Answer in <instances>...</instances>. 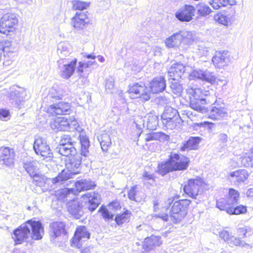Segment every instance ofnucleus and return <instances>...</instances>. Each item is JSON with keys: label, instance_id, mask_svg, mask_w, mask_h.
Returning <instances> with one entry per match:
<instances>
[{"label": "nucleus", "instance_id": "1", "mask_svg": "<svg viewBox=\"0 0 253 253\" xmlns=\"http://www.w3.org/2000/svg\"><path fill=\"white\" fill-rule=\"evenodd\" d=\"M81 155L84 158L76 155L72 157L66 163V169H63L55 178L50 179L54 184H61L65 181L73 178V176L80 173V166L82 160L86 161L85 164L91 163L90 154L88 150L90 143L88 138L85 135H80Z\"/></svg>", "mask_w": 253, "mask_h": 253}, {"label": "nucleus", "instance_id": "2", "mask_svg": "<svg viewBox=\"0 0 253 253\" xmlns=\"http://www.w3.org/2000/svg\"><path fill=\"white\" fill-rule=\"evenodd\" d=\"M43 234V228L41 222L31 219L15 229L12 238L16 244H21L29 238L35 240H41Z\"/></svg>", "mask_w": 253, "mask_h": 253}, {"label": "nucleus", "instance_id": "3", "mask_svg": "<svg viewBox=\"0 0 253 253\" xmlns=\"http://www.w3.org/2000/svg\"><path fill=\"white\" fill-rule=\"evenodd\" d=\"M240 199V193L233 188L228 189L226 198H220L216 201V206L221 211H225L230 215L246 214L248 208L243 205H238Z\"/></svg>", "mask_w": 253, "mask_h": 253}, {"label": "nucleus", "instance_id": "4", "mask_svg": "<svg viewBox=\"0 0 253 253\" xmlns=\"http://www.w3.org/2000/svg\"><path fill=\"white\" fill-rule=\"evenodd\" d=\"M191 201L188 199L180 200L175 202L170 211V215L167 214H156L155 216L162 218L164 221H168L169 218L174 223L181 221L187 214V209Z\"/></svg>", "mask_w": 253, "mask_h": 253}, {"label": "nucleus", "instance_id": "5", "mask_svg": "<svg viewBox=\"0 0 253 253\" xmlns=\"http://www.w3.org/2000/svg\"><path fill=\"white\" fill-rule=\"evenodd\" d=\"M76 144V142L70 135L64 134L61 136L59 144L54 149V153L66 157L74 156L77 154L75 147Z\"/></svg>", "mask_w": 253, "mask_h": 253}, {"label": "nucleus", "instance_id": "6", "mask_svg": "<svg viewBox=\"0 0 253 253\" xmlns=\"http://www.w3.org/2000/svg\"><path fill=\"white\" fill-rule=\"evenodd\" d=\"M194 40L191 32L188 31H180L174 33L170 37L166 39L165 44L169 48L178 46L181 43L184 44L191 43Z\"/></svg>", "mask_w": 253, "mask_h": 253}, {"label": "nucleus", "instance_id": "7", "mask_svg": "<svg viewBox=\"0 0 253 253\" xmlns=\"http://www.w3.org/2000/svg\"><path fill=\"white\" fill-rule=\"evenodd\" d=\"M18 19L15 14L8 13L4 14L0 20V33L10 35L15 29Z\"/></svg>", "mask_w": 253, "mask_h": 253}, {"label": "nucleus", "instance_id": "8", "mask_svg": "<svg viewBox=\"0 0 253 253\" xmlns=\"http://www.w3.org/2000/svg\"><path fill=\"white\" fill-rule=\"evenodd\" d=\"M204 185L203 179L200 177L190 179L184 185L183 190L185 193L189 196L196 198V196L201 195L203 193Z\"/></svg>", "mask_w": 253, "mask_h": 253}, {"label": "nucleus", "instance_id": "9", "mask_svg": "<svg viewBox=\"0 0 253 253\" xmlns=\"http://www.w3.org/2000/svg\"><path fill=\"white\" fill-rule=\"evenodd\" d=\"M33 148L37 154L44 158H51L53 157V153L51 152L49 145L45 140L42 137L35 139Z\"/></svg>", "mask_w": 253, "mask_h": 253}, {"label": "nucleus", "instance_id": "10", "mask_svg": "<svg viewBox=\"0 0 253 253\" xmlns=\"http://www.w3.org/2000/svg\"><path fill=\"white\" fill-rule=\"evenodd\" d=\"M10 101L15 108L19 109L24 105V100L28 99L25 89L18 87V89L11 90L9 93Z\"/></svg>", "mask_w": 253, "mask_h": 253}, {"label": "nucleus", "instance_id": "11", "mask_svg": "<svg viewBox=\"0 0 253 253\" xmlns=\"http://www.w3.org/2000/svg\"><path fill=\"white\" fill-rule=\"evenodd\" d=\"M169 160L173 170L186 169L189 162V160L187 157L175 153H171Z\"/></svg>", "mask_w": 253, "mask_h": 253}, {"label": "nucleus", "instance_id": "12", "mask_svg": "<svg viewBox=\"0 0 253 253\" xmlns=\"http://www.w3.org/2000/svg\"><path fill=\"white\" fill-rule=\"evenodd\" d=\"M195 9L191 5L185 4L175 13V17L181 22H190L195 15Z\"/></svg>", "mask_w": 253, "mask_h": 253}, {"label": "nucleus", "instance_id": "13", "mask_svg": "<svg viewBox=\"0 0 253 253\" xmlns=\"http://www.w3.org/2000/svg\"><path fill=\"white\" fill-rule=\"evenodd\" d=\"M231 56L227 50L216 51L212 58L214 65L217 68H221L228 65L231 62Z\"/></svg>", "mask_w": 253, "mask_h": 253}, {"label": "nucleus", "instance_id": "14", "mask_svg": "<svg viewBox=\"0 0 253 253\" xmlns=\"http://www.w3.org/2000/svg\"><path fill=\"white\" fill-rule=\"evenodd\" d=\"M90 238V233L86 228L84 226H79L77 228L74 236L72 241V245L78 248L82 246V242L88 240Z\"/></svg>", "mask_w": 253, "mask_h": 253}, {"label": "nucleus", "instance_id": "15", "mask_svg": "<svg viewBox=\"0 0 253 253\" xmlns=\"http://www.w3.org/2000/svg\"><path fill=\"white\" fill-rule=\"evenodd\" d=\"M129 92L130 93H134L136 95V97H139L144 101H148L150 98L151 92L149 89L143 83H136L131 85Z\"/></svg>", "mask_w": 253, "mask_h": 253}, {"label": "nucleus", "instance_id": "16", "mask_svg": "<svg viewBox=\"0 0 253 253\" xmlns=\"http://www.w3.org/2000/svg\"><path fill=\"white\" fill-rule=\"evenodd\" d=\"M82 199L84 203V206L90 211H94L100 204V196L94 192L85 194L82 196Z\"/></svg>", "mask_w": 253, "mask_h": 253}, {"label": "nucleus", "instance_id": "17", "mask_svg": "<svg viewBox=\"0 0 253 253\" xmlns=\"http://www.w3.org/2000/svg\"><path fill=\"white\" fill-rule=\"evenodd\" d=\"M71 106L69 103L60 102L49 106L47 112L52 115H63L69 114L70 112Z\"/></svg>", "mask_w": 253, "mask_h": 253}, {"label": "nucleus", "instance_id": "18", "mask_svg": "<svg viewBox=\"0 0 253 253\" xmlns=\"http://www.w3.org/2000/svg\"><path fill=\"white\" fill-rule=\"evenodd\" d=\"M0 162L2 165L11 166L14 163L15 153L12 148L8 147L0 148Z\"/></svg>", "mask_w": 253, "mask_h": 253}, {"label": "nucleus", "instance_id": "19", "mask_svg": "<svg viewBox=\"0 0 253 253\" xmlns=\"http://www.w3.org/2000/svg\"><path fill=\"white\" fill-rule=\"evenodd\" d=\"M88 22L87 15L83 12H77L71 22L73 27L77 30L83 29Z\"/></svg>", "mask_w": 253, "mask_h": 253}, {"label": "nucleus", "instance_id": "20", "mask_svg": "<svg viewBox=\"0 0 253 253\" xmlns=\"http://www.w3.org/2000/svg\"><path fill=\"white\" fill-rule=\"evenodd\" d=\"M69 122L65 117H58L52 120L50 123L51 129L55 132L69 130Z\"/></svg>", "mask_w": 253, "mask_h": 253}, {"label": "nucleus", "instance_id": "21", "mask_svg": "<svg viewBox=\"0 0 253 253\" xmlns=\"http://www.w3.org/2000/svg\"><path fill=\"white\" fill-rule=\"evenodd\" d=\"M249 176L248 171L245 169H239L230 172L227 175V178L230 180H234L238 184H240L246 181Z\"/></svg>", "mask_w": 253, "mask_h": 253}, {"label": "nucleus", "instance_id": "22", "mask_svg": "<svg viewBox=\"0 0 253 253\" xmlns=\"http://www.w3.org/2000/svg\"><path fill=\"white\" fill-rule=\"evenodd\" d=\"M68 211L76 218L79 219L84 214L82 204L78 200L68 202Z\"/></svg>", "mask_w": 253, "mask_h": 253}, {"label": "nucleus", "instance_id": "23", "mask_svg": "<svg viewBox=\"0 0 253 253\" xmlns=\"http://www.w3.org/2000/svg\"><path fill=\"white\" fill-rule=\"evenodd\" d=\"M185 72V66L180 63H176L171 65L168 71L170 79L178 81Z\"/></svg>", "mask_w": 253, "mask_h": 253}, {"label": "nucleus", "instance_id": "24", "mask_svg": "<svg viewBox=\"0 0 253 253\" xmlns=\"http://www.w3.org/2000/svg\"><path fill=\"white\" fill-rule=\"evenodd\" d=\"M162 244L160 236L152 235L145 239L143 242V249L145 251H149L159 247Z\"/></svg>", "mask_w": 253, "mask_h": 253}, {"label": "nucleus", "instance_id": "25", "mask_svg": "<svg viewBox=\"0 0 253 253\" xmlns=\"http://www.w3.org/2000/svg\"><path fill=\"white\" fill-rule=\"evenodd\" d=\"M166 87V81L162 76L154 78L150 83V88L153 93H158L164 90Z\"/></svg>", "mask_w": 253, "mask_h": 253}, {"label": "nucleus", "instance_id": "26", "mask_svg": "<svg viewBox=\"0 0 253 253\" xmlns=\"http://www.w3.org/2000/svg\"><path fill=\"white\" fill-rule=\"evenodd\" d=\"M50 231L51 236L56 238L61 235H65L67 232L65 229V224L63 222H53L50 224Z\"/></svg>", "mask_w": 253, "mask_h": 253}, {"label": "nucleus", "instance_id": "27", "mask_svg": "<svg viewBox=\"0 0 253 253\" xmlns=\"http://www.w3.org/2000/svg\"><path fill=\"white\" fill-rule=\"evenodd\" d=\"M138 121L136 122V126L139 129H141V126H145V122H146V127L149 129H155L158 125V120L155 116H149L147 117H144V119L141 120L140 123L143 122L142 125L139 124Z\"/></svg>", "mask_w": 253, "mask_h": 253}, {"label": "nucleus", "instance_id": "28", "mask_svg": "<svg viewBox=\"0 0 253 253\" xmlns=\"http://www.w3.org/2000/svg\"><path fill=\"white\" fill-rule=\"evenodd\" d=\"M202 139V138L200 137H190L187 141L183 143L180 150L185 151L197 149Z\"/></svg>", "mask_w": 253, "mask_h": 253}, {"label": "nucleus", "instance_id": "29", "mask_svg": "<svg viewBox=\"0 0 253 253\" xmlns=\"http://www.w3.org/2000/svg\"><path fill=\"white\" fill-rule=\"evenodd\" d=\"M77 63V59H74L70 63L65 64L61 69V76L62 78L68 79L73 74Z\"/></svg>", "mask_w": 253, "mask_h": 253}, {"label": "nucleus", "instance_id": "30", "mask_svg": "<svg viewBox=\"0 0 253 253\" xmlns=\"http://www.w3.org/2000/svg\"><path fill=\"white\" fill-rule=\"evenodd\" d=\"M248 230L246 227H240L237 229L236 237H234L233 241H232V245L235 246H240L244 245V241L242 239L247 237Z\"/></svg>", "mask_w": 253, "mask_h": 253}, {"label": "nucleus", "instance_id": "31", "mask_svg": "<svg viewBox=\"0 0 253 253\" xmlns=\"http://www.w3.org/2000/svg\"><path fill=\"white\" fill-rule=\"evenodd\" d=\"M65 89V86H60L57 85L53 86L49 91V98L55 99H61L66 94Z\"/></svg>", "mask_w": 253, "mask_h": 253}, {"label": "nucleus", "instance_id": "32", "mask_svg": "<svg viewBox=\"0 0 253 253\" xmlns=\"http://www.w3.org/2000/svg\"><path fill=\"white\" fill-rule=\"evenodd\" d=\"M209 3L213 9L218 10L222 7L234 5L236 1L235 0H210Z\"/></svg>", "mask_w": 253, "mask_h": 253}, {"label": "nucleus", "instance_id": "33", "mask_svg": "<svg viewBox=\"0 0 253 253\" xmlns=\"http://www.w3.org/2000/svg\"><path fill=\"white\" fill-rule=\"evenodd\" d=\"M169 136L162 132H152L146 134L145 140L146 141H150L152 140H159L164 141L168 140Z\"/></svg>", "mask_w": 253, "mask_h": 253}, {"label": "nucleus", "instance_id": "34", "mask_svg": "<svg viewBox=\"0 0 253 253\" xmlns=\"http://www.w3.org/2000/svg\"><path fill=\"white\" fill-rule=\"evenodd\" d=\"M71 45L68 42H61L58 44L57 53L60 58L63 59L71 53Z\"/></svg>", "mask_w": 253, "mask_h": 253}, {"label": "nucleus", "instance_id": "35", "mask_svg": "<svg viewBox=\"0 0 253 253\" xmlns=\"http://www.w3.org/2000/svg\"><path fill=\"white\" fill-rule=\"evenodd\" d=\"M183 121L180 117H176L169 120L163 121L162 123L167 128L170 130H173L180 127Z\"/></svg>", "mask_w": 253, "mask_h": 253}, {"label": "nucleus", "instance_id": "36", "mask_svg": "<svg viewBox=\"0 0 253 253\" xmlns=\"http://www.w3.org/2000/svg\"><path fill=\"white\" fill-rule=\"evenodd\" d=\"M97 139L102 150L104 152H107L112 144L110 135L108 133H104L98 136Z\"/></svg>", "mask_w": 253, "mask_h": 253}, {"label": "nucleus", "instance_id": "37", "mask_svg": "<svg viewBox=\"0 0 253 253\" xmlns=\"http://www.w3.org/2000/svg\"><path fill=\"white\" fill-rule=\"evenodd\" d=\"M176 117H180L177 111L170 106L165 108L163 113L161 115L162 121L169 120Z\"/></svg>", "mask_w": 253, "mask_h": 253}, {"label": "nucleus", "instance_id": "38", "mask_svg": "<svg viewBox=\"0 0 253 253\" xmlns=\"http://www.w3.org/2000/svg\"><path fill=\"white\" fill-rule=\"evenodd\" d=\"M94 186L93 182L86 179H81L75 183L76 188L79 192L90 189Z\"/></svg>", "mask_w": 253, "mask_h": 253}, {"label": "nucleus", "instance_id": "39", "mask_svg": "<svg viewBox=\"0 0 253 253\" xmlns=\"http://www.w3.org/2000/svg\"><path fill=\"white\" fill-rule=\"evenodd\" d=\"M213 18L216 22L225 26H228L231 24L233 16L225 15L221 12H218L214 15Z\"/></svg>", "mask_w": 253, "mask_h": 253}, {"label": "nucleus", "instance_id": "40", "mask_svg": "<svg viewBox=\"0 0 253 253\" xmlns=\"http://www.w3.org/2000/svg\"><path fill=\"white\" fill-rule=\"evenodd\" d=\"M226 114L227 112L224 107L214 106L211 111L209 118L213 120H218Z\"/></svg>", "mask_w": 253, "mask_h": 253}, {"label": "nucleus", "instance_id": "41", "mask_svg": "<svg viewBox=\"0 0 253 253\" xmlns=\"http://www.w3.org/2000/svg\"><path fill=\"white\" fill-rule=\"evenodd\" d=\"M37 163L32 161H26L23 162V167L30 176H33L37 173L38 170Z\"/></svg>", "mask_w": 253, "mask_h": 253}, {"label": "nucleus", "instance_id": "42", "mask_svg": "<svg viewBox=\"0 0 253 253\" xmlns=\"http://www.w3.org/2000/svg\"><path fill=\"white\" fill-rule=\"evenodd\" d=\"M1 48L7 52H13L17 47V43L10 41L4 40L1 42Z\"/></svg>", "mask_w": 253, "mask_h": 253}, {"label": "nucleus", "instance_id": "43", "mask_svg": "<svg viewBox=\"0 0 253 253\" xmlns=\"http://www.w3.org/2000/svg\"><path fill=\"white\" fill-rule=\"evenodd\" d=\"M241 162L245 167H253V148L250 150V152L242 157Z\"/></svg>", "mask_w": 253, "mask_h": 253}, {"label": "nucleus", "instance_id": "44", "mask_svg": "<svg viewBox=\"0 0 253 253\" xmlns=\"http://www.w3.org/2000/svg\"><path fill=\"white\" fill-rule=\"evenodd\" d=\"M171 171H173V169L169 160L158 165V171L162 175H165Z\"/></svg>", "mask_w": 253, "mask_h": 253}, {"label": "nucleus", "instance_id": "45", "mask_svg": "<svg viewBox=\"0 0 253 253\" xmlns=\"http://www.w3.org/2000/svg\"><path fill=\"white\" fill-rule=\"evenodd\" d=\"M130 214V212L126 211L122 214H117L115 217L116 222L118 224L120 225L128 221Z\"/></svg>", "mask_w": 253, "mask_h": 253}, {"label": "nucleus", "instance_id": "46", "mask_svg": "<svg viewBox=\"0 0 253 253\" xmlns=\"http://www.w3.org/2000/svg\"><path fill=\"white\" fill-rule=\"evenodd\" d=\"M32 177L33 178L35 184L40 187L43 186L48 180L44 175L37 173Z\"/></svg>", "mask_w": 253, "mask_h": 253}, {"label": "nucleus", "instance_id": "47", "mask_svg": "<svg viewBox=\"0 0 253 253\" xmlns=\"http://www.w3.org/2000/svg\"><path fill=\"white\" fill-rule=\"evenodd\" d=\"M197 101L195 102H192L190 104V106L193 109L198 111L201 112H204L206 111V108L204 106L201 105L202 102H206L205 99L201 98H196Z\"/></svg>", "mask_w": 253, "mask_h": 253}, {"label": "nucleus", "instance_id": "48", "mask_svg": "<svg viewBox=\"0 0 253 253\" xmlns=\"http://www.w3.org/2000/svg\"><path fill=\"white\" fill-rule=\"evenodd\" d=\"M68 122L69 124L68 131H73L75 130L78 132H81L83 130V129L80 126L78 122L74 118H71L69 120L68 119Z\"/></svg>", "mask_w": 253, "mask_h": 253}, {"label": "nucleus", "instance_id": "49", "mask_svg": "<svg viewBox=\"0 0 253 253\" xmlns=\"http://www.w3.org/2000/svg\"><path fill=\"white\" fill-rule=\"evenodd\" d=\"M174 81L171 83L170 87L173 93L177 95H180L183 90L182 86L179 83L175 81Z\"/></svg>", "mask_w": 253, "mask_h": 253}, {"label": "nucleus", "instance_id": "50", "mask_svg": "<svg viewBox=\"0 0 253 253\" xmlns=\"http://www.w3.org/2000/svg\"><path fill=\"white\" fill-rule=\"evenodd\" d=\"M89 6V3L80 0H75L73 2V8L75 10H83Z\"/></svg>", "mask_w": 253, "mask_h": 253}, {"label": "nucleus", "instance_id": "51", "mask_svg": "<svg viewBox=\"0 0 253 253\" xmlns=\"http://www.w3.org/2000/svg\"><path fill=\"white\" fill-rule=\"evenodd\" d=\"M190 78L191 79H197L206 81V74L201 70H194L190 74Z\"/></svg>", "mask_w": 253, "mask_h": 253}, {"label": "nucleus", "instance_id": "52", "mask_svg": "<svg viewBox=\"0 0 253 253\" xmlns=\"http://www.w3.org/2000/svg\"><path fill=\"white\" fill-rule=\"evenodd\" d=\"M219 237L225 242H230L232 244V241L234 240V237L230 236L229 232L226 230H222L219 232Z\"/></svg>", "mask_w": 253, "mask_h": 253}, {"label": "nucleus", "instance_id": "53", "mask_svg": "<svg viewBox=\"0 0 253 253\" xmlns=\"http://www.w3.org/2000/svg\"><path fill=\"white\" fill-rule=\"evenodd\" d=\"M105 87L108 92H112V89L114 87V79L111 77H108L105 80Z\"/></svg>", "mask_w": 253, "mask_h": 253}, {"label": "nucleus", "instance_id": "54", "mask_svg": "<svg viewBox=\"0 0 253 253\" xmlns=\"http://www.w3.org/2000/svg\"><path fill=\"white\" fill-rule=\"evenodd\" d=\"M101 212L102 216L105 219L109 220L112 219L114 217V215L111 214L109 211L105 207H101L99 210Z\"/></svg>", "mask_w": 253, "mask_h": 253}, {"label": "nucleus", "instance_id": "55", "mask_svg": "<svg viewBox=\"0 0 253 253\" xmlns=\"http://www.w3.org/2000/svg\"><path fill=\"white\" fill-rule=\"evenodd\" d=\"M136 188L137 185L132 186L128 193V197L130 200L137 201L135 197L137 192Z\"/></svg>", "mask_w": 253, "mask_h": 253}, {"label": "nucleus", "instance_id": "56", "mask_svg": "<svg viewBox=\"0 0 253 253\" xmlns=\"http://www.w3.org/2000/svg\"><path fill=\"white\" fill-rule=\"evenodd\" d=\"M155 176L152 173H150L146 171H144L142 174V180L143 181H147L148 180L154 181Z\"/></svg>", "mask_w": 253, "mask_h": 253}, {"label": "nucleus", "instance_id": "57", "mask_svg": "<svg viewBox=\"0 0 253 253\" xmlns=\"http://www.w3.org/2000/svg\"><path fill=\"white\" fill-rule=\"evenodd\" d=\"M77 82L79 85L83 86L88 84V80H87V77L82 75H80V77L79 78Z\"/></svg>", "mask_w": 253, "mask_h": 253}, {"label": "nucleus", "instance_id": "58", "mask_svg": "<svg viewBox=\"0 0 253 253\" xmlns=\"http://www.w3.org/2000/svg\"><path fill=\"white\" fill-rule=\"evenodd\" d=\"M198 14L201 16L206 15V4L205 3H200L198 6Z\"/></svg>", "mask_w": 253, "mask_h": 253}, {"label": "nucleus", "instance_id": "59", "mask_svg": "<svg viewBox=\"0 0 253 253\" xmlns=\"http://www.w3.org/2000/svg\"><path fill=\"white\" fill-rule=\"evenodd\" d=\"M207 82L210 83L211 84H217L218 80L214 76L211 74H209L207 77Z\"/></svg>", "mask_w": 253, "mask_h": 253}, {"label": "nucleus", "instance_id": "60", "mask_svg": "<svg viewBox=\"0 0 253 253\" xmlns=\"http://www.w3.org/2000/svg\"><path fill=\"white\" fill-rule=\"evenodd\" d=\"M9 115V112L6 109L0 108V119L5 120V118L7 117Z\"/></svg>", "mask_w": 253, "mask_h": 253}, {"label": "nucleus", "instance_id": "61", "mask_svg": "<svg viewBox=\"0 0 253 253\" xmlns=\"http://www.w3.org/2000/svg\"><path fill=\"white\" fill-rule=\"evenodd\" d=\"M152 51L155 56H161L162 48L159 46H154L152 48Z\"/></svg>", "mask_w": 253, "mask_h": 253}, {"label": "nucleus", "instance_id": "62", "mask_svg": "<svg viewBox=\"0 0 253 253\" xmlns=\"http://www.w3.org/2000/svg\"><path fill=\"white\" fill-rule=\"evenodd\" d=\"M62 193L67 198L69 197L70 195L73 194V189L65 188L62 190Z\"/></svg>", "mask_w": 253, "mask_h": 253}, {"label": "nucleus", "instance_id": "63", "mask_svg": "<svg viewBox=\"0 0 253 253\" xmlns=\"http://www.w3.org/2000/svg\"><path fill=\"white\" fill-rule=\"evenodd\" d=\"M109 207L116 210L120 208V203L118 201L113 202L110 204Z\"/></svg>", "mask_w": 253, "mask_h": 253}, {"label": "nucleus", "instance_id": "64", "mask_svg": "<svg viewBox=\"0 0 253 253\" xmlns=\"http://www.w3.org/2000/svg\"><path fill=\"white\" fill-rule=\"evenodd\" d=\"M84 64H83V62H80L79 63V66L77 67V72L79 74H81L83 72L84 69Z\"/></svg>", "mask_w": 253, "mask_h": 253}]
</instances>
